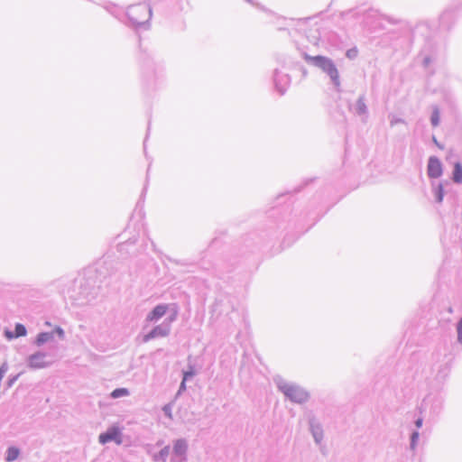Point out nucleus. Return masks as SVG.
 Instances as JSON below:
<instances>
[{"instance_id": "nucleus-22", "label": "nucleus", "mask_w": 462, "mask_h": 462, "mask_svg": "<svg viewBox=\"0 0 462 462\" xmlns=\"http://www.w3.org/2000/svg\"><path fill=\"white\" fill-rule=\"evenodd\" d=\"M168 451H169V448H166L164 450H162V454H164V453H166V454H167V453H168Z\"/></svg>"}, {"instance_id": "nucleus-18", "label": "nucleus", "mask_w": 462, "mask_h": 462, "mask_svg": "<svg viewBox=\"0 0 462 462\" xmlns=\"http://www.w3.org/2000/svg\"><path fill=\"white\" fill-rule=\"evenodd\" d=\"M192 375H193V373H192V372H185V373H184L183 380H182V382H181V385H180V388H181V389H185V382H186V380H187L189 377L192 376Z\"/></svg>"}, {"instance_id": "nucleus-14", "label": "nucleus", "mask_w": 462, "mask_h": 462, "mask_svg": "<svg viewBox=\"0 0 462 462\" xmlns=\"http://www.w3.org/2000/svg\"><path fill=\"white\" fill-rule=\"evenodd\" d=\"M129 394V392L127 389L125 388H118V389H116L114 390L112 393H111V396L113 398H119V397H124V396H127Z\"/></svg>"}, {"instance_id": "nucleus-3", "label": "nucleus", "mask_w": 462, "mask_h": 462, "mask_svg": "<svg viewBox=\"0 0 462 462\" xmlns=\"http://www.w3.org/2000/svg\"><path fill=\"white\" fill-rule=\"evenodd\" d=\"M285 394L293 402H305L309 394L302 389L296 386H289L285 390Z\"/></svg>"}, {"instance_id": "nucleus-10", "label": "nucleus", "mask_w": 462, "mask_h": 462, "mask_svg": "<svg viewBox=\"0 0 462 462\" xmlns=\"http://www.w3.org/2000/svg\"><path fill=\"white\" fill-rule=\"evenodd\" d=\"M187 450V444L184 440L182 439H179L176 441L175 445H174V452L178 455V456H182L185 454Z\"/></svg>"}, {"instance_id": "nucleus-11", "label": "nucleus", "mask_w": 462, "mask_h": 462, "mask_svg": "<svg viewBox=\"0 0 462 462\" xmlns=\"http://www.w3.org/2000/svg\"><path fill=\"white\" fill-rule=\"evenodd\" d=\"M19 454H20V451L17 448L15 447H10L8 449H7V454H6V461L8 462H12L14 460H15L18 457H19Z\"/></svg>"}, {"instance_id": "nucleus-9", "label": "nucleus", "mask_w": 462, "mask_h": 462, "mask_svg": "<svg viewBox=\"0 0 462 462\" xmlns=\"http://www.w3.org/2000/svg\"><path fill=\"white\" fill-rule=\"evenodd\" d=\"M328 75L329 77L331 78V79L337 84L338 85L339 84V74H338V71L337 69V68L335 67V65L333 63H331L330 65H328V67L327 68V69L325 70Z\"/></svg>"}, {"instance_id": "nucleus-6", "label": "nucleus", "mask_w": 462, "mask_h": 462, "mask_svg": "<svg viewBox=\"0 0 462 462\" xmlns=\"http://www.w3.org/2000/svg\"><path fill=\"white\" fill-rule=\"evenodd\" d=\"M305 60L308 61H313L316 65L319 66L324 70H326L327 68L328 67V65H330L332 63V61L330 60H328L323 56L311 57V56L305 55Z\"/></svg>"}, {"instance_id": "nucleus-17", "label": "nucleus", "mask_w": 462, "mask_h": 462, "mask_svg": "<svg viewBox=\"0 0 462 462\" xmlns=\"http://www.w3.org/2000/svg\"><path fill=\"white\" fill-rule=\"evenodd\" d=\"M457 339L460 343H462V319L457 324Z\"/></svg>"}, {"instance_id": "nucleus-21", "label": "nucleus", "mask_w": 462, "mask_h": 462, "mask_svg": "<svg viewBox=\"0 0 462 462\" xmlns=\"http://www.w3.org/2000/svg\"><path fill=\"white\" fill-rule=\"evenodd\" d=\"M17 377H18V375L15 376L14 379L10 380L9 385H11L14 383V381H15L17 379Z\"/></svg>"}, {"instance_id": "nucleus-13", "label": "nucleus", "mask_w": 462, "mask_h": 462, "mask_svg": "<svg viewBox=\"0 0 462 462\" xmlns=\"http://www.w3.org/2000/svg\"><path fill=\"white\" fill-rule=\"evenodd\" d=\"M165 334L166 333L161 328L157 327L144 337V341H148L149 339L158 336H164Z\"/></svg>"}, {"instance_id": "nucleus-15", "label": "nucleus", "mask_w": 462, "mask_h": 462, "mask_svg": "<svg viewBox=\"0 0 462 462\" xmlns=\"http://www.w3.org/2000/svg\"><path fill=\"white\" fill-rule=\"evenodd\" d=\"M443 197H444L443 187L441 185H439L438 189H437L438 202H441L443 200Z\"/></svg>"}, {"instance_id": "nucleus-8", "label": "nucleus", "mask_w": 462, "mask_h": 462, "mask_svg": "<svg viewBox=\"0 0 462 462\" xmlns=\"http://www.w3.org/2000/svg\"><path fill=\"white\" fill-rule=\"evenodd\" d=\"M5 337L8 339H13V338H15V337L25 336L26 335V328L22 324H16V326H15V332L14 333H13L12 331L6 330L5 332Z\"/></svg>"}, {"instance_id": "nucleus-4", "label": "nucleus", "mask_w": 462, "mask_h": 462, "mask_svg": "<svg viewBox=\"0 0 462 462\" xmlns=\"http://www.w3.org/2000/svg\"><path fill=\"white\" fill-rule=\"evenodd\" d=\"M109 441H115L117 444L122 443L121 433L117 428H111L106 432L99 435V442L106 444Z\"/></svg>"}, {"instance_id": "nucleus-5", "label": "nucleus", "mask_w": 462, "mask_h": 462, "mask_svg": "<svg viewBox=\"0 0 462 462\" xmlns=\"http://www.w3.org/2000/svg\"><path fill=\"white\" fill-rule=\"evenodd\" d=\"M428 174L430 178H439L442 174V165L438 158H430L428 163Z\"/></svg>"}, {"instance_id": "nucleus-1", "label": "nucleus", "mask_w": 462, "mask_h": 462, "mask_svg": "<svg viewBox=\"0 0 462 462\" xmlns=\"http://www.w3.org/2000/svg\"><path fill=\"white\" fill-rule=\"evenodd\" d=\"M127 14L134 23L142 24L148 19L150 12L145 5H135L128 8Z\"/></svg>"}, {"instance_id": "nucleus-16", "label": "nucleus", "mask_w": 462, "mask_h": 462, "mask_svg": "<svg viewBox=\"0 0 462 462\" xmlns=\"http://www.w3.org/2000/svg\"><path fill=\"white\" fill-rule=\"evenodd\" d=\"M439 114L438 111H434L431 116V123L434 126H436L439 125Z\"/></svg>"}, {"instance_id": "nucleus-12", "label": "nucleus", "mask_w": 462, "mask_h": 462, "mask_svg": "<svg viewBox=\"0 0 462 462\" xmlns=\"http://www.w3.org/2000/svg\"><path fill=\"white\" fill-rule=\"evenodd\" d=\"M453 180L457 183L462 182V166L458 162H457L454 167Z\"/></svg>"}, {"instance_id": "nucleus-23", "label": "nucleus", "mask_w": 462, "mask_h": 462, "mask_svg": "<svg viewBox=\"0 0 462 462\" xmlns=\"http://www.w3.org/2000/svg\"><path fill=\"white\" fill-rule=\"evenodd\" d=\"M318 436H319V433H314V437L316 438L317 441H319V439H318Z\"/></svg>"}, {"instance_id": "nucleus-7", "label": "nucleus", "mask_w": 462, "mask_h": 462, "mask_svg": "<svg viewBox=\"0 0 462 462\" xmlns=\"http://www.w3.org/2000/svg\"><path fill=\"white\" fill-rule=\"evenodd\" d=\"M167 310V305H158L147 316V319L149 321L157 320L166 313Z\"/></svg>"}, {"instance_id": "nucleus-19", "label": "nucleus", "mask_w": 462, "mask_h": 462, "mask_svg": "<svg viewBox=\"0 0 462 462\" xmlns=\"http://www.w3.org/2000/svg\"><path fill=\"white\" fill-rule=\"evenodd\" d=\"M357 55V50L356 49H351L346 51V56L349 59H353Z\"/></svg>"}, {"instance_id": "nucleus-2", "label": "nucleus", "mask_w": 462, "mask_h": 462, "mask_svg": "<svg viewBox=\"0 0 462 462\" xmlns=\"http://www.w3.org/2000/svg\"><path fill=\"white\" fill-rule=\"evenodd\" d=\"M50 364L47 356L42 353H35L28 357V365L32 369H42Z\"/></svg>"}, {"instance_id": "nucleus-20", "label": "nucleus", "mask_w": 462, "mask_h": 462, "mask_svg": "<svg viewBox=\"0 0 462 462\" xmlns=\"http://www.w3.org/2000/svg\"><path fill=\"white\" fill-rule=\"evenodd\" d=\"M8 369V366L6 364H3L0 367V381L2 380V378L4 377L5 374L6 373Z\"/></svg>"}]
</instances>
